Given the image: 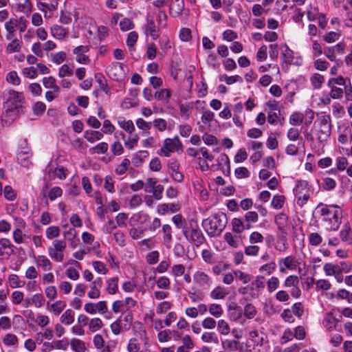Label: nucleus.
I'll use <instances>...</instances> for the list:
<instances>
[{
  "label": "nucleus",
  "instance_id": "f257e3e1",
  "mask_svg": "<svg viewBox=\"0 0 352 352\" xmlns=\"http://www.w3.org/2000/svg\"><path fill=\"white\" fill-rule=\"evenodd\" d=\"M320 212L323 217L322 221L325 223L327 230L336 231L342 222V210L337 205H324L319 204Z\"/></svg>",
  "mask_w": 352,
  "mask_h": 352
},
{
  "label": "nucleus",
  "instance_id": "f03ea898",
  "mask_svg": "<svg viewBox=\"0 0 352 352\" xmlns=\"http://www.w3.org/2000/svg\"><path fill=\"white\" fill-rule=\"evenodd\" d=\"M5 95V117L13 120L21 107L24 98L22 93L13 89H6Z\"/></svg>",
  "mask_w": 352,
  "mask_h": 352
},
{
  "label": "nucleus",
  "instance_id": "7ed1b4c3",
  "mask_svg": "<svg viewBox=\"0 0 352 352\" xmlns=\"http://www.w3.org/2000/svg\"><path fill=\"white\" fill-rule=\"evenodd\" d=\"M227 223L226 214H216L203 221V226L210 236H219L225 228Z\"/></svg>",
  "mask_w": 352,
  "mask_h": 352
},
{
  "label": "nucleus",
  "instance_id": "20e7f679",
  "mask_svg": "<svg viewBox=\"0 0 352 352\" xmlns=\"http://www.w3.org/2000/svg\"><path fill=\"white\" fill-rule=\"evenodd\" d=\"M183 233L185 235L186 239L194 243L196 246H199L205 241V237L199 229L197 221H190V228L185 229L183 228Z\"/></svg>",
  "mask_w": 352,
  "mask_h": 352
},
{
  "label": "nucleus",
  "instance_id": "39448f33",
  "mask_svg": "<svg viewBox=\"0 0 352 352\" xmlns=\"http://www.w3.org/2000/svg\"><path fill=\"white\" fill-rule=\"evenodd\" d=\"M65 240L56 239L52 245L48 248V254L50 258L56 262L60 263L64 260V250L66 248Z\"/></svg>",
  "mask_w": 352,
  "mask_h": 352
},
{
  "label": "nucleus",
  "instance_id": "423d86ee",
  "mask_svg": "<svg viewBox=\"0 0 352 352\" xmlns=\"http://www.w3.org/2000/svg\"><path fill=\"white\" fill-rule=\"evenodd\" d=\"M318 125V137L320 141L327 140L331 131V118L328 115L320 116L315 122Z\"/></svg>",
  "mask_w": 352,
  "mask_h": 352
},
{
  "label": "nucleus",
  "instance_id": "0eeeda50",
  "mask_svg": "<svg viewBox=\"0 0 352 352\" xmlns=\"http://www.w3.org/2000/svg\"><path fill=\"white\" fill-rule=\"evenodd\" d=\"M294 195L297 197V204L302 207L306 204L310 197L309 190L307 188L306 181H298L294 190Z\"/></svg>",
  "mask_w": 352,
  "mask_h": 352
},
{
  "label": "nucleus",
  "instance_id": "6e6552de",
  "mask_svg": "<svg viewBox=\"0 0 352 352\" xmlns=\"http://www.w3.org/2000/svg\"><path fill=\"white\" fill-rule=\"evenodd\" d=\"M107 73L112 79L119 81L124 77V72L122 64L120 63H113L107 67Z\"/></svg>",
  "mask_w": 352,
  "mask_h": 352
},
{
  "label": "nucleus",
  "instance_id": "1a4fd4ad",
  "mask_svg": "<svg viewBox=\"0 0 352 352\" xmlns=\"http://www.w3.org/2000/svg\"><path fill=\"white\" fill-rule=\"evenodd\" d=\"M181 146V143L177 137L174 138H166L164 140V145L161 148V153L166 157H169L171 153L178 150Z\"/></svg>",
  "mask_w": 352,
  "mask_h": 352
},
{
  "label": "nucleus",
  "instance_id": "9d476101",
  "mask_svg": "<svg viewBox=\"0 0 352 352\" xmlns=\"http://www.w3.org/2000/svg\"><path fill=\"white\" fill-rule=\"evenodd\" d=\"M136 301L131 297H126L124 300H116L112 305L114 313H119L125 310H130L136 305Z\"/></svg>",
  "mask_w": 352,
  "mask_h": 352
},
{
  "label": "nucleus",
  "instance_id": "9b49d317",
  "mask_svg": "<svg viewBox=\"0 0 352 352\" xmlns=\"http://www.w3.org/2000/svg\"><path fill=\"white\" fill-rule=\"evenodd\" d=\"M89 50L87 45H80L74 49L73 53L76 56V60L80 64H89L90 59L86 53Z\"/></svg>",
  "mask_w": 352,
  "mask_h": 352
},
{
  "label": "nucleus",
  "instance_id": "f8f14e48",
  "mask_svg": "<svg viewBox=\"0 0 352 352\" xmlns=\"http://www.w3.org/2000/svg\"><path fill=\"white\" fill-rule=\"evenodd\" d=\"M193 280L198 286L204 287H210L212 285V279L204 272L198 270L193 274Z\"/></svg>",
  "mask_w": 352,
  "mask_h": 352
},
{
  "label": "nucleus",
  "instance_id": "ddd939ff",
  "mask_svg": "<svg viewBox=\"0 0 352 352\" xmlns=\"http://www.w3.org/2000/svg\"><path fill=\"white\" fill-rule=\"evenodd\" d=\"M102 285V280L98 277L96 278L91 284L90 290L87 295L89 298H98L100 296V288Z\"/></svg>",
  "mask_w": 352,
  "mask_h": 352
},
{
  "label": "nucleus",
  "instance_id": "4468645a",
  "mask_svg": "<svg viewBox=\"0 0 352 352\" xmlns=\"http://www.w3.org/2000/svg\"><path fill=\"white\" fill-rule=\"evenodd\" d=\"M225 241L229 246L233 248H237L242 244V240L240 234H232L231 232H226L223 236Z\"/></svg>",
  "mask_w": 352,
  "mask_h": 352
},
{
  "label": "nucleus",
  "instance_id": "2eb2a0df",
  "mask_svg": "<svg viewBox=\"0 0 352 352\" xmlns=\"http://www.w3.org/2000/svg\"><path fill=\"white\" fill-rule=\"evenodd\" d=\"M340 240L348 245L352 244V228L349 225L342 226L339 232Z\"/></svg>",
  "mask_w": 352,
  "mask_h": 352
},
{
  "label": "nucleus",
  "instance_id": "dca6fc26",
  "mask_svg": "<svg viewBox=\"0 0 352 352\" xmlns=\"http://www.w3.org/2000/svg\"><path fill=\"white\" fill-rule=\"evenodd\" d=\"M51 34L56 39L62 40L67 35V30L60 25H54L51 28Z\"/></svg>",
  "mask_w": 352,
  "mask_h": 352
},
{
  "label": "nucleus",
  "instance_id": "f3484780",
  "mask_svg": "<svg viewBox=\"0 0 352 352\" xmlns=\"http://www.w3.org/2000/svg\"><path fill=\"white\" fill-rule=\"evenodd\" d=\"M146 31L150 34L153 40H156L160 36V28L155 25L153 19H147Z\"/></svg>",
  "mask_w": 352,
  "mask_h": 352
},
{
  "label": "nucleus",
  "instance_id": "a211bd4d",
  "mask_svg": "<svg viewBox=\"0 0 352 352\" xmlns=\"http://www.w3.org/2000/svg\"><path fill=\"white\" fill-rule=\"evenodd\" d=\"M38 5L42 11L53 10L58 6V0H39Z\"/></svg>",
  "mask_w": 352,
  "mask_h": 352
},
{
  "label": "nucleus",
  "instance_id": "6ab92c4d",
  "mask_svg": "<svg viewBox=\"0 0 352 352\" xmlns=\"http://www.w3.org/2000/svg\"><path fill=\"white\" fill-rule=\"evenodd\" d=\"M339 322V320L336 319L332 314L331 312L327 314L323 324L325 327L329 330L331 331L336 328V325Z\"/></svg>",
  "mask_w": 352,
  "mask_h": 352
},
{
  "label": "nucleus",
  "instance_id": "aec40b11",
  "mask_svg": "<svg viewBox=\"0 0 352 352\" xmlns=\"http://www.w3.org/2000/svg\"><path fill=\"white\" fill-rule=\"evenodd\" d=\"M119 320L122 321L124 329H129L133 322V314L131 310H124Z\"/></svg>",
  "mask_w": 352,
  "mask_h": 352
},
{
  "label": "nucleus",
  "instance_id": "412c9836",
  "mask_svg": "<svg viewBox=\"0 0 352 352\" xmlns=\"http://www.w3.org/2000/svg\"><path fill=\"white\" fill-rule=\"evenodd\" d=\"M84 137L89 142L94 143L100 140L103 138V133L98 131H86Z\"/></svg>",
  "mask_w": 352,
  "mask_h": 352
},
{
  "label": "nucleus",
  "instance_id": "4be33fe9",
  "mask_svg": "<svg viewBox=\"0 0 352 352\" xmlns=\"http://www.w3.org/2000/svg\"><path fill=\"white\" fill-rule=\"evenodd\" d=\"M43 85L47 89H52L54 92H59L60 87L56 85V79L53 76L45 77Z\"/></svg>",
  "mask_w": 352,
  "mask_h": 352
},
{
  "label": "nucleus",
  "instance_id": "5701e85b",
  "mask_svg": "<svg viewBox=\"0 0 352 352\" xmlns=\"http://www.w3.org/2000/svg\"><path fill=\"white\" fill-rule=\"evenodd\" d=\"M265 277L263 276H257L255 278V280L252 283L250 289L252 292L253 295H255L254 290L263 289L265 287Z\"/></svg>",
  "mask_w": 352,
  "mask_h": 352
},
{
  "label": "nucleus",
  "instance_id": "b1692460",
  "mask_svg": "<svg viewBox=\"0 0 352 352\" xmlns=\"http://www.w3.org/2000/svg\"><path fill=\"white\" fill-rule=\"evenodd\" d=\"M36 263L38 267H41L43 270H50L52 265L50 261L44 255H39L36 258Z\"/></svg>",
  "mask_w": 352,
  "mask_h": 352
},
{
  "label": "nucleus",
  "instance_id": "393cba45",
  "mask_svg": "<svg viewBox=\"0 0 352 352\" xmlns=\"http://www.w3.org/2000/svg\"><path fill=\"white\" fill-rule=\"evenodd\" d=\"M232 230L234 234H240L244 230L243 219L234 218L231 222Z\"/></svg>",
  "mask_w": 352,
  "mask_h": 352
},
{
  "label": "nucleus",
  "instance_id": "a878e982",
  "mask_svg": "<svg viewBox=\"0 0 352 352\" xmlns=\"http://www.w3.org/2000/svg\"><path fill=\"white\" fill-rule=\"evenodd\" d=\"M283 264L285 268L288 270H295L296 268V261L294 256H288L279 261V265Z\"/></svg>",
  "mask_w": 352,
  "mask_h": 352
},
{
  "label": "nucleus",
  "instance_id": "bb28decb",
  "mask_svg": "<svg viewBox=\"0 0 352 352\" xmlns=\"http://www.w3.org/2000/svg\"><path fill=\"white\" fill-rule=\"evenodd\" d=\"M184 6V0H173L170 5V12L171 14L177 15L182 12Z\"/></svg>",
  "mask_w": 352,
  "mask_h": 352
},
{
  "label": "nucleus",
  "instance_id": "cd10ccee",
  "mask_svg": "<svg viewBox=\"0 0 352 352\" xmlns=\"http://www.w3.org/2000/svg\"><path fill=\"white\" fill-rule=\"evenodd\" d=\"M32 156V153L29 150L20 151L17 155V160L22 166H28Z\"/></svg>",
  "mask_w": 352,
  "mask_h": 352
},
{
  "label": "nucleus",
  "instance_id": "c85d7f7f",
  "mask_svg": "<svg viewBox=\"0 0 352 352\" xmlns=\"http://www.w3.org/2000/svg\"><path fill=\"white\" fill-rule=\"evenodd\" d=\"M159 45L162 53L164 54H167L171 48L169 37L166 35H162L159 40Z\"/></svg>",
  "mask_w": 352,
  "mask_h": 352
},
{
  "label": "nucleus",
  "instance_id": "c756f323",
  "mask_svg": "<svg viewBox=\"0 0 352 352\" xmlns=\"http://www.w3.org/2000/svg\"><path fill=\"white\" fill-rule=\"evenodd\" d=\"M60 322L65 325H70L74 321V312L72 309H67L60 316Z\"/></svg>",
  "mask_w": 352,
  "mask_h": 352
},
{
  "label": "nucleus",
  "instance_id": "7c9ffc66",
  "mask_svg": "<svg viewBox=\"0 0 352 352\" xmlns=\"http://www.w3.org/2000/svg\"><path fill=\"white\" fill-rule=\"evenodd\" d=\"M21 42L18 38H14L9 43L6 47V52L8 54H12L18 52L21 50Z\"/></svg>",
  "mask_w": 352,
  "mask_h": 352
},
{
  "label": "nucleus",
  "instance_id": "2f4dec72",
  "mask_svg": "<svg viewBox=\"0 0 352 352\" xmlns=\"http://www.w3.org/2000/svg\"><path fill=\"white\" fill-rule=\"evenodd\" d=\"M107 291L109 294H115L118 289V278L113 277L109 278L107 282Z\"/></svg>",
  "mask_w": 352,
  "mask_h": 352
},
{
  "label": "nucleus",
  "instance_id": "473e14b6",
  "mask_svg": "<svg viewBox=\"0 0 352 352\" xmlns=\"http://www.w3.org/2000/svg\"><path fill=\"white\" fill-rule=\"evenodd\" d=\"M208 311L210 315L217 318H220L223 314V310L221 305L215 303L209 305Z\"/></svg>",
  "mask_w": 352,
  "mask_h": 352
},
{
  "label": "nucleus",
  "instance_id": "72a5a7b5",
  "mask_svg": "<svg viewBox=\"0 0 352 352\" xmlns=\"http://www.w3.org/2000/svg\"><path fill=\"white\" fill-rule=\"evenodd\" d=\"M341 36V31L329 32L323 36V40L327 43H334L340 39Z\"/></svg>",
  "mask_w": 352,
  "mask_h": 352
},
{
  "label": "nucleus",
  "instance_id": "f704fd0d",
  "mask_svg": "<svg viewBox=\"0 0 352 352\" xmlns=\"http://www.w3.org/2000/svg\"><path fill=\"white\" fill-rule=\"evenodd\" d=\"M226 295V289L220 286L215 287L210 293V297L213 299H223Z\"/></svg>",
  "mask_w": 352,
  "mask_h": 352
},
{
  "label": "nucleus",
  "instance_id": "c9c22d12",
  "mask_svg": "<svg viewBox=\"0 0 352 352\" xmlns=\"http://www.w3.org/2000/svg\"><path fill=\"white\" fill-rule=\"evenodd\" d=\"M108 150V144L106 142H100L95 146L89 149V152L92 154H104Z\"/></svg>",
  "mask_w": 352,
  "mask_h": 352
},
{
  "label": "nucleus",
  "instance_id": "e433bc0d",
  "mask_svg": "<svg viewBox=\"0 0 352 352\" xmlns=\"http://www.w3.org/2000/svg\"><path fill=\"white\" fill-rule=\"evenodd\" d=\"M70 344L72 347V349L76 352H85L86 350L85 343L79 339H72Z\"/></svg>",
  "mask_w": 352,
  "mask_h": 352
},
{
  "label": "nucleus",
  "instance_id": "4c0bfd02",
  "mask_svg": "<svg viewBox=\"0 0 352 352\" xmlns=\"http://www.w3.org/2000/svg\"><path fill=\"white\" fill-rule=\"evenodd\" d=\"M8 281L12 288L21 287L25 284V281L21 280L16 274L10 275Z\"/></svg>",
  "mask_w": 352,
  "mask_h": 352
},
{
  "label": "nucleus",
  "instance_id": "58836bf2",
  "mask_svg": "<svg viewBox=\"0 0 352 352\" xmlns=\"http://www.w3.org/2000/svg\"><path fill=\"white\" fill-rule=\"evenodd\" d=\"M219 80L225 82L227 85H232L236 82H242L243 80L242 78L239 75L228 76L226 74L220 76Z\"/></svg>",
  "mask_w": 352,
  "mask_h": 352
},
{
  "label": "nucleus",
  "instance_id": "ea45409f",
  "mask_svg": "<svg viewBox=\"0 0 352 352\" xmlns=\"http://www.w3.org/2000/svg\"><path fill=\"white\" fill-rule=\"evenodd\" d=\"M217 329L221 335L227 336L230 331L228 323L224 320H219L217 322Z\"/></svg>",
  "mask_w": 352,
  "mask_h": 352
},
{
  "label": "nucleus",
  "instance_id": "a19ab883",
  "mask_svg": "<svg viewBox=\"0 0 352 352\" xmlns=\"http://www.w3.org/2000/svg\"><path fill=\"white\" fill-rule=\"evenodd\" d=\"M323 270L327 276H333L340 270L339 265H335L332 263H327L323 267Z\"/></svg>",
  "mask_w": 352,
  "mask_h": 352
},
{
  "label": "nucleus",
  "instance_id": "79ce46f5",
  "mask_svg": "<svg viewBox=\"0 0 352 352\" xmlns=\"http://www.w3.org/2000/svg\"><path fill=\"white\" fill-rule=\"evenodd\" d=\"M239 344L235 340H226L222 342V346L224 349L236 351L238 350Z\"/></svg>",
  "mask_w": 352,
  "mask_h": 352
},
{
  "label": "nucleus",
  "instance_id": "37998d69",
  "mask_svg": "<svg viewBox=\"0 0 352 352\" xmlns=\"http://www.w3.org/2000/svg\"><path fill=\"white\" fill-rule=\"evenodd\" d=\"M0 245L1 249H10V252H6V255L9 256L13 254H14V245L11 244V242L9 239H1L0 240Z\"/></svg>",
  "mask_w": 352,
  "mask_h": 352
},
{
  "label": "nucleus",
  "instance_id": "c03bdc74",
  "mask_svg": "<svg viewBox=\"0 0 352 352\" xmlns=\"http://www.w3.org/2000/svg\"><path fill=\"white\" fill-rule=\"evenodd\" d=\"M139 140V136L138 134L130 133L128 138L124 140V143L126 147L129 149H132L137 144Z\"/></svg>",
  "mask_w": 352,
  "mask_h": 352
},
{
  "label": "nucleus",
  "instance_id": "a18cd8bd",
  "mask_svg": "<svg viewBox=\"0 0 352 352\" xmlns=\"http://www.w3.org/2000/svg\"><path fill=\"white\" fill-rule=\"evenodd\" d=\"M170 96V90L168 89H162L155 94V98L158 100L168 102Z\"/></svg>",
  "mask_w": 352,
  "mask_h": 352
},
{
  "label": "nucleus",
  "instance_id": "49530a36",
  "mask_svg": "<svg viewBox=\"0 0 352 352\" xmlns=\"http://www.w3.org/2000/svg\"><path fill=\"white\" fill-rule=\"evenodd\" d=\"M102 327V321L98 318H92L89 323V329L91 332H96Z\"/></svg>",
  "mask_w": 352,
  "mask_h": 352
},
{
  "label": "nucleus",
  "instance_id": "de8ad7c7",
  "mask_svg": "<svg viewBox=\"0 0 352 352\" xmlns=\"http://www.w3.org/2000/svg\"><path fill=\"white\" fill-rule=\"evenodd\" d=\"M285 197L283 195H274L272 200V206L276 210L280 209L283 206Z\"/></svg>",
  "mask_w": 352,
  "mask_h": 352
},
{
  "label": "nucleus",
  "instance_id": "09e8293b",
  "mask_svg": "<svg viewBox=\"0 0 352 352\" xmlns=\"http://www.w3.org/2000/svg\"><path fill=\"white\" fill-rule=\"evenodd\" d=\"M18 24L17 19L11 18L7 21L4 24V28L6 32H16Z\"/></svg>",
  "mask_w": 352,
  "mask_h": 352
},
{
  "label": "nucleus",
  "instance_id": "8fccbe9b",
  "mask_svg": "<svg viewBox=\"0 0 352 352\" xmlns=\"http://www.w3.org/2000/svg\"><path fill=\"white\" fill-rule=\"evenodd\" d=\"M304 120V116L300 113H294L289 118V123L293 126L300 125Z\"/></svg>",
  "mask_w": 352,
  "mask_h": 352
},
{
  "label": "nucleus",
  "instance_id": "3c124183",
  "mask_svg": "<svg viewBox=\"0 0 352 352\" xmlns=\"http://www.w3.org/2000/svg\"><path fill=\"white\" fill-rule=\"evenodd\" d=\"M266 284L268 291L270 292H273L278 287L280 281L277 277L272 276L267 281Z\"/></svg>",
  "mask_w": 352,
  "mask_h": 352
},
{
  "label": "nucleus",
  "instance_id": "603ef678",
  "mask_svg": "<svg viewBox=\"0 0 352 352\" xmlns=\"http://www.w3.org/2000/svg\"><path fill=\"white\" fill-rule=\"evenodd\" d=\"M6 80L14 85H19L21 79L15 71L10 72L6 76Z\"/></svg>",
  "mask_w": 352,
  "mask_h": 352
},
{
  "label": "nucleus",
  "instance_id": "864d4df0",
  "mask_svg": "<svg viewBox=\"0 0 352 352\" xmlns=\"http://www.w3.org/2000/svg\"><path fill=\"white\" fill-rule=\"evenodd\" d=\"M324 79L323 76L319 74H315L311 78V82L315 89L320 88L324 82Z\"/></svg>",
  "mask_w": 352,
  "mask_h": 352
},
{
  "label": "nucleus",
  "instance_id": "5fc2aeb1",
  "mask_svg": "<svg viewBox=\"0 0 352 352\" xmlns=\"http://www.w3.org/2000/svg\"><path fill=\"white\" fill-rule=\"evenodd\" d=\"M73 67H69L67 64L63 65L58 71V76L60 78H63L65 76H69L73 74Z\"/></svg>",
  "mask_w": 352,
  "mask_h": 352
},
{
  "label": "nucleus",
  "instance_id": "6e6d98bb",
  "mask_svg": "<svg viewBox=\"0 0 352 352\" xmlns=\"http://www.w3.org/2000/svg\"><path fill=\"white\" fill-rule=\"evenodd\" d=\"M234 276L241 280L243 283H249L252 280V276L250 274H245L241 270L234 271Z\"/></svg>",
  "mask_w": 352,
  "mask_h": 352
},
{
  "label": "nucleus",
  "instance_id": "4d7b16f0",
  "mask_svg": "<svg viewBox=\"0 0 352 352\" xmlns=\"http://www.w3.org/2000/svg\"><path fill=\"white\" fill-rule=\"evenodd\" d=\"M60 234V229L58 226H50L46 230V236L49 239L58 237Z\"/></svg>",
  "mask_w": 352,
  "mask_h": 352
},
{
  "label": "nucleus",
  "instance_id": "13d9d810",
  "mask_svg": "<svg viewBox=\"0 0 352 352\" xmlns=\"http://www.w3.org/2000/svg\"><path fill=\"white\" fill-rule=\"evenodd\" d=\"M299 280L297 276L291 275L289 276L284 281V286L285 287H294L298 286Z\"/></svg>",
  "mask_w": 352,
  "mask_h": 352
},
{
  "label": "nucleus",
  "instance_id": "bf43d9fd",
  "mask_svg": "<svg viewBox=\"0 0 352 352\" xmlns=\"http://www.w3.org/2000/svg\"><path fill=\"white\" fill-rule=\"evenodd\" d=\"M119 125L122 129L128 132L129 134L132 133L135 130L134 124L131 120L119 121Z\"/></svg>",
  "mask_w": 352,
  "mask_h": 352
},
{
  "label": "nucleus",
  "instance_id": "052dcab7",
  "mask_svg": "<svg viewBox=\"0 0 352 352\" xmlns=\"http://www.w3.org/2000/svg\"><path fill=\"white\" fill-rule=\"evenodd\" d=\"M218 165L219 166H226L228 171L230 170V159L228 156L225 153H221L217 158Z\"/></svg>",
  "mask_w": 352,
  "mask_h": 352
},
{
  "label": "nucleus",
  "instance_id": "680f3d73",
  "mask_svg": "<svg viewBox=\"0 0 352 352\" xmlns=\"http://www.w3.org/2000/svg\"><path fill=\"white\" fill-rule=\"evenodd\" d=\"M140 349V344L136 338H131L127 345L128 352H138Z\"/></svg>",
  "mask_w": 352,
  "mask_h": 352
},
{
  "label": "nucleus",
  "instance_id": "e2e57ef3",
  "mask_svg": "<svg viewBox=\"0 0 352 352\" xmlns=\"http://www.w3.org/2000/svg\"><path fill=\"white\" fill-rule=\"evenodd\" d=\"M45 303V298L41 294H36L32 297V304L36 307H41Z\"/></svg>",
  "mask_w": 352,
  "mask_h": 352
},
{
  "label": "nucleus",
  "instance_id": "0e129e2a",
  "mask_svg": "<svg viewBox=\"0 0 352 352\" xmlns=\"http://www.w3.org/2000/svg\"><path fill=\"white\" fill-rule=\"evenodd\" d=\"M157 285L160 289H169L170 282L166 276H161L156 281Z\"/></svg>",
  "mask_w": 352,
  "mask_h": 352
},
{
  "label": "nucleus",
  "instance_id": "69168bd1",
  "mask_svg": "<svg viewBox=\"0 0 352 352\" xmlns=\"http://www.w3.org/2000/svg\"><path fill=\"white\" fill-rule=\"evenodd\" d=\"M130 165V161L129 159L124 158L122 163L116 168V173L118 175H123L126 173L129 166Z\"/></svg>",
  "mask_w": 352,
  "mask_h": 352
},
{
  "label": "nucleus",
  "instance_id": "338daca9",
  "mask_svg": "<svg viewBox=\"0 0 352 352\" xmlns=\"http://www.w3.org/2000/svg\"><path fill=\"white\" fill-rule=\"evenodd\" d=\"M260 251V248L258 245H251L245 248V254L250 256H258Z\"/></svg>",
  "mask_w": 352,
  "mask_h": 352
},
{
  "label": "nucleus",
  "instance_id": "774afa93",
  "mask_svg": "<svg viewBox=\"0 0 352 352\" xmlns=\"http://www.w3.org/2000/svg\"><path fill=\"white\" fill-rule=\"evenodd\" d=\"M243 314L247 318L252 319L255 316L256 311L252 304H248L244 307Z\"/></svg>",
  "mask_w": 352,
  "mask_h": 352
}]
</instances>
